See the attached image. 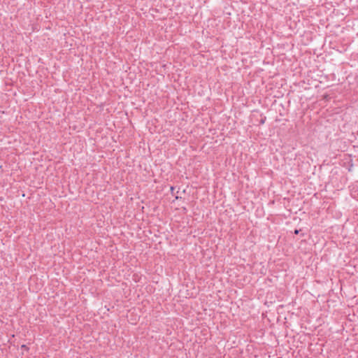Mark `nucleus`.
<instances>
[{
  "label": "nucleus",
  "mask_w": 358,
  "mask_h": 358,
  "mask_svg": "<svg viewBox=\"0 0 358 358\" xmlns=\"http://www.w3.org/2000/svg\"><path fill=\"white\" fill-rule=\"evenodd\" d=\"M294 234H299V230L296 229V230L294 231Z\"/></svg>",
  "instance_id": "nucleus-1"
}]
</instances>
